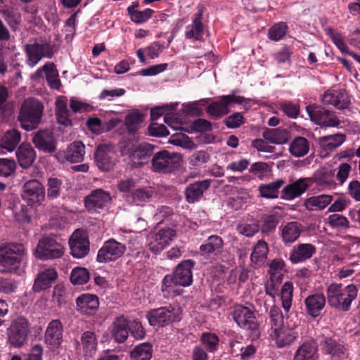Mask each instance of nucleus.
<instances>
[{"label": "nucleus", "instance_id": "58", "mask_svg": "<svg viewBox=\"0 0 360 360\" xmlns=\"http://www.w3.org/2000/svg\"><path fill=\"white\" fill-rule=\"evenodd\" d=\"M328 225L333 229H347L349 226V221L347 218L340 214H330L327 218Z\"/></svg>", "mask_w": 360, "mask_h": 360}, {"label": "nucleus", "instance_id": "30", "mask_svg": "<svg viewBox=\"0 0 360 360\" xmlns=\"http://www.w3.org/2000/svg\"><path fill=\"white\" fill-rule=\"evenodd\" d=\"M224 244L221 237L217 235H212L200 245L199 250L200 255L205 257L212 255H217L221 252Z\"/></svg>", "mask_w": 360, "mask_h": 360}, {"label": "nucleus", "instance_id": "54", "mask_svg": "<svg viewBox=\"0 0 360 360\" xmlns=\"http://www.w3.org/2000/svg\"><path fill=\"white\" fill-rule=\"evenodd\" d=\"M90 278L87 269L77 266L72 269L70 275V281L74 285H83L86 283Z\"/></svg>", "mask_w": 360, "mask_h": 360}, {"label": "nucleus", "instance_id": "31", "mask_svg": "<svg viewBox=\"0 0 360 360\" xmlns=\"http://www.w3.org/2000/svg\"><path fill=\"white\" fill-rule=\"evenodd\" d=\"M84 356L86 360L92 358L97 352L98 340L94 332L87 330L84 332L80 338Z\"/></svg>", "mask_w": 360, "mask_h": 360}, {"label": "nucleus", "instance_id": "64", "mask_svg": "<svg viewBox=\"0 0 360 360\" xmlns=\"http://www.w3.org/2000/svg\"><path fill=\"white\" fill-rule=\"evenodd\" d=\"M223 122L229 129L238 128L245 122L244 117L240 112L233 113L224 119Z\"/></svg>", "mask_w": 360, "mask_h": 360}, {"label": "nucleus", "instance_id": "44", "mask_svg": "<svg viewBox=\"0 0 360 360\" xmlns=\"http://www.w3.org/2000/svg\"><path fill=\"white\" fill-rule=\"evenodd\" d=\"M21 139L20 133L16 129L6 131L0 141V146L8 151H13Z\"/></svg>", "mask_w": 360, "mask_h": 360}, {"label": "nucleus", "instance_id": "46", "mask_svg": "<svg viewBox=\"0 0 360 360\" xmlns=\"http://www.w3.org/2000/svg\"><path fill=\"white\" fill-rule=\"evenodd\" d=\"M200 341L208 352L215 353L219 349L220 340L214 333L203 332L200 335Z\"/></svg>", "mask_w": 360, "mask_h": 360}, {"label": "nucleus", "instance_id": "42", "mask_svg": "<svg viewBox=\"0 0 360 360\" xmlns=\"http://www.w3.org/2000/svg\"><path fill=\"white\" fill-rule=\"evenodd\" d=\"M345 141V136L342 134L325 136L319 139L320 146L326 150L333 151Z\"/></svg>", "mask_w": 360, "mask_h": 360}, {"label": "nucleus", "instance_id": "32", "mask_svg": "<svg viewBox=\"0 0 360 360\" xmlns=\"http://www.w3.org/2000/svg\"><path fill=\"white\" fill-rule=\"evenodd\" d=\"M322 102L323 104L332 105L336 108L343 110L347 108L350 100L347 94L341 91H326L323 96Z\"/></svg>", "mask_w": 360, "mask_h": 360}, {"label": "nucleus", "instance_id": "29", "mask_svg": "<svg viewBox=\"0 0 360 360\" xmlns=\"http://www.w3.org/2000/svg\"><path fill=\"white\" fill-rule=\"evenodd\" d=\"M326 299L323 293H315L307 297L304 304L307 314L314 319L319 316L326 305Z\"/></svg>", "mask_w": 360, "mask_h": 360}, {"label": "nucleus", "instance_id": "1", "mask_svg": "<svg viewBox=\"0 0 360 360\" xmlns=\"http://www.w3.org/2000/svg\"><path fill=\"white\" fill-rule=\"evenodd\" d=\"M357 293L358 289L354 284L344 286L342 283H332L327 286L326 297L330 307L345 312L350 309Z\"/></svg>", "mask_w": 360, "mask_h": 360}, {"label": "nucleus", "instance_id": "59", "mask_svg": "<svg viewBox=\"0 0 360 360\" xmlns=\"http://www.w3.org/2000/svg\"><path fill=\"white\" fill-rule=\"evenodd\" d=\"M332 177L333 175L330 172H321L316 174L314 182L318 186L333 188L335 187L336 184Z\"/></svg>", "mask_w": 360, "mask_h": 360}, {"label": "nucleus", "instance_id": "9", "mask_svg": "<svg viewBox=\"0 0 360 360\" xmlns=\"http://www.w3.org/2000/svg\"><path fill=\"white\" fill-rule=\"evenodd\" d=\"M121 144L122 145V153L129 154L131 160L134 164L139 166L143 165L146 163L151 155H154L155 146L148 143H141L134 148H129V146H134L131 139L127 142L125 137L122 138Z\"/></svg>", "mask_w": 360, "mask_h": 360}, {"label": "nucleus", "instance_id": "38", "mask_svg": "<svg viewBox=\"0 0 360 360\" xmlns=\"http://www.w3.org/2000/svg\"><path fill=\"white\" fill-rule=\"evenodd\" d=\"M302 226L297 221L287 223L281 229V238L285 244H291L300 236Z\"/></svg>", "mask_w": 360, "mask_h": 360}, {"label": "nucleus", "instance_id": "13", "mask_svg": "<svg viewBox=\"0 0 360 360\" xmlns=\"http://www.w3.org/2000/svg\"><path fill=\"white\" fill-rule=\"evenodd\" d=\"M126 250L127 247L124 244L114 238H110L105 241L98 250L96 261L99 263L115 262L124 255Z\"/></svg>", "mask_w": 360, "mask_h": 360}, {"label": "nucleus", "instance_id": "45", "mask_svg": "<svg viewBox=\"0 0 360 360\" xmlns=\"http://www.w3.org/2000/svg\"><path fill=\"white\" fill-rule=\"evenodd\" d=\"M153 195V191L147 188H138L127 195V200L136 205H141L148 202Z\"/></svg>", "mask_w": 360, "mask_h": 360}, {"label": "nucleus", "instance_id": "56", "mask_svg": "<svg viewBox=\"0 0 360 360\" xmlns=\"http://www.w3.org/2000/svg\"><path fill=\"white\" fill-rule=\"evenodd\" d=\"M269 318L271 329L274 330V332H277L283 324V315L281 309L273 305L269 311Z\"/></svg>", "mask_w": 360, "mask_h": 360}, {"label": "nucleus", "instance_id": "57", "mask_svg": "<svg viewBox=\"0 0 360 360\" xmlns=\"http://www.w3.org/2000/svg\"><path fill=\"white\" fill-rule=\"evenodd\" d=\"M326 34L342 53L349 56V53L352 51L345 42L344 38L340 33L335 32L332 28H329L326 30Z\"/></svg>", "mask_w": 360, "mask_h": 360}, {"label": "nucleus", "instance_id": "33", "mask_svg": "<svg viewBox=\"0 0 360 360\" xmlns=\"http://www.w3.org/2000/svg\"><path fill=\"white\" fill-rule=\"evenodd\" d=\"M129 320L124 316H118L112 323V338L117 343L124 342L129 336Z\"/></svg>", "mask_w": 360, "mask_h": 360}, {"label": "nucleus", "instance_id": "35", "mask_svg": "<svg viewBox=\"0 0 360 360\" xmlns=\"http://www.w3.org/2000/svg\"><path fill=\"white\" fill-rule=\"evenodd\" d=\"M84 155L85 146L79 141L70 143L63 153L64 159L71 163L82 162Z\"/></svg>", "mask_w": 360, "mask_h": 360}, {"label": "nucleus", "instance_id": "34", "mask_svg": "<svg viewBox=\"0 0 360 360\" xmlns=\"http://www.w3.org/2000/svg\"><path fill=\"white\" fill-rule=\"evenodd\" d=\"M36 152L30 143H22L16 150V157L20 166L24 169L30 167L36 158Z\"/></svg>", "mask_w": 360, "mask_h": 360}, {"label": "nucleus", "instance_id": "12", "mask_svg": "<svg viewBox=\"0 0 360 360\" xmlns=\"http://www.w3.org/2000/svg\"><path fill=\"white\" fill-rule=\"evenodd\" d=\"M245 101L244 97L234 94L221 96L207 105L206 112L212 118L217 120L230 112L229 107L232 103L242 104Z\"/></svg>", "mask_w": 360, "mask_h": 360}, {"label": "nucleus", "instance_id": "39", "mask_svg": "<svg viewBox=\"0 0 360 360\" xmlns=\"http://www.w3.org/2000/svg\"><path fill=\"white\" fill-rule=\"evenodd\" d=\"M284 184L285 181L283 179H277L269 184H262L258 188L259 196L266 199H276L279 197V190Z\"/></svg>", "mask_w": 360, "mask_h": 360}, {"label": "nucleus", "instance_id": "51", "mask_svg": "<svg viewBox=\"0 0 360 360\" xmlns=\"http://www.w3.org/2000/svg\"><path fill=\"white\" fill-rule=\"evenodd\" d=\"M281 220V214L278 212H273L265 214L262 219V232L263 233H273Z\"/></svg>", "mask_w": 360, "mask_h": 360}, {"label": "nucleus", "instance_id": "43", "mask_svg": "<svg viewBox=\"0 0 360 360\" xmlns=\"http://www.w3.org/2000/svg\"><path fill=\"white\" fill-rule=\"evenodd\" d=\"M289 150L294 157H303L309 150V142L304 137L297 136L291 142Z\"/></svg>", "mask_w": 360, "mask_h": 360}, {"label": "nucleus", "instance_id": "52", "mask_svg": "<svg viewBox=\"0 0 360 360\" xmlns=\"http://www.w3.org/2000/svg\"><path fill=\"white\" fill-rule=\"evenodd\" d=\"M63 181L57 177H50L47 180V198L50 200L58 198L62 191Z\"/></svg>", "mask_w": 360, "mask_h": 360}, {"label": "nucleus", "instance_id": "48", "mask_svg": "<svg viewBox=\"0 0 360 360\" xmlns=\"http://www.w3.org/2000/svg\"><path fill=\"white\" fill-rule=\"evenodd\" d=\"M153 354V346L150 343L144 342L136 345L131 352L133 360H150Z\"/></svg>", "mask_w": 360, "mask_h": 360}, {"label": "nucleus", "instance_id": "10", "mask_svg": "<svg viewBox=\"0 0 360 360\" xmlns=\"http://www.w3.org/2000/svg\"><path fill=\"white\" fill-rule=\"evenodd\" d=\"M176 236L175 229L169 227L151 232L148 236V248L153 253L159 254L170 244Z\"/></svg>", "mask_w": 360, "mask_h": 360}, {"label": "nucleus", "instance_id": "5", "mask_svg": "<svg viewBox=\"0 0 360 360\" xmlns=\"http://www.w3.org/2000/svg\"><path fill=\"white\" fill-rule=\"evenodd\" d=\"M182 309L177 305L169 304L149 310L146 318L150 326L163 328L181 321Z\"/></svg>", "mask_w": 360, "mask_h": 360}, {"label": "nucleus", "instance_id": "50", "mask_svg": "<svg viewBox=\"0 0 360 360\" xmlns=\"http://www.w3.org/2000/svg\"><path fill=\"white\" fill-rule=\"evenodd\" d=\"M281 300L282 307L288 313L292 306V300L293 295V285L292 282L287 281L283 285L281 290Z\"/></svg>", "mask_w": 360, "mask_h": 360}, {"label": "nucleus", "instance_id": "3", "mask_svg": "<svg viewBox=\"0 0 360 360\" xmlns=\"http://www.w3.org/2000/svg\"><path fill=\"white\" fill-rule=\"evenodd\" d=\"M26 254L27 250L22 243H8L0 246V271L3 273L15 271Z\"/></svg>", "mask_w": 360, "mask_h": 360}, {"label": "nucleus", "instance_id": "21", "mask_svg": "<svg viewBox=\"0 0 360 360\" xmlns=\"http://www.w3.org/2000/svg\"><path fill=\"white\" fill-rule=\"evenodd\" d=\"M313 182V179L309 177H301L292 181L283 187L281 191V198L286 200H292L304 194Z\"/></svg>", "mask_w": 360, "mask_h": 360}, {"label": "nucleus", "instance_id": "20", "mask_svg": "<svg viewBox=\"0 0 360 360\" xmlns=\"http://www.w3.org/2000/svg\"><path fill=\"white\" fill-rule=\"evenodd\" d=\"M70 254L75 258H83L89 254V240L87 233L81 229L75 230L69 239Z\"/></svg>", "mask_w": 360, "mask_h": 360}, {"label": "nucleus", "instance_id": "49", "mask_svg": "<svg viewBox=\"0 0 360 360\" xmlns=\"http://www.w3.org/2000/svg\"><path fill=\"white\" fill-rule=\"evenodd\" d=\"M143 121V115L139 110H134L129 112L125 118V124L128 132L130 134L134 135Z\"/></svg>", "mask_w": 360, "mask_h": 360}, {"label": "nucleus", "instance_id": "40", "mask_svg": "<svg viewBox=\"0 0 360 360\" xmlns=\"http://www.w3.org/2000/svg\"><path fill=\"white\" fill-rule=\"evenodd\" d=\"M263 137L271 143L283 144L288 142L290 138V132L288 129L281 127L268 129L263 132Z\"/></svg>", "mask_w": 360, "mask_h": 360}, {"label": "nucleus", "instance_id": "8", "mask_svg": "<svg viewBox=\"0 0 360 360\" xmlns=\"http://www.w3.org/2000/svg\"><path fill=\"white\" fill-rule=\"evenodd\" d=\"M44 342L50 352L58 354L63 342V325L59 319L51 321L45 330Z\"/></svg>", "mask_w": 360, "mask_h": 360}, {"label": "nucleus", "instance_id": "60", "mask_svg": "<svg viewBox=\"0 0 360 360\" xmlns=\"http://www.w3.org/2000/svg\"><path fill=\"white\" fill-rule=\"evenodd\" d=\"M129 333L136 339L142 340L146 336V331L139 319L129 320Z\"/></svg>", "mask_w": 360, "mask_h": 360}, {"label": "nucleus", "instance_id": "22", "mask_svg": "<svg viewBox=\"0 0 360 360\" xmlns=\"http://www.w3.org/2000/svg\"><path fill=\"white\" fill-rule=\"evenodd\" d=\"M32 142L37 149L46 153H52L56 150V142L49 130H39L33 136Z\"/></svg>", "mask_w": 360, "mask_h": 360}, {"label": "nucleus", "instance_id": "4", "mask_svg": "<svg viewBox=\"0 0 360 360\" xmlns=\"http://www.w3.org/2000/svg\"><path fill=\"white\" fill-rule=\"evenodd\" d=\"M44 105L37 98H29L21 105L18 120L26 131L36 129L41 122Z\"/></svg>", "mask_w": 360, "mask_h": 360}, {"label": "nucleus", "instance_id": "7", "mask_svg": "<svg viewBox=\"0 0 360 360\" xmlns=\"http://www.w3.org/2000/svg\"><path fill=\"white\" fill-rule=\"evenodd\" d=\"M231 315L240 328L250 331L252 335L257 337L259 335V324L254 311L248 307L237 304L233 307Z\"/></svg>", "mask_w": 360, "mask_h": 360}, {"label": "nucleus", "instance_id": "28", "mask_svg": "<svg viewBox=\"0 0 360 360\" xmlns=\"http://www.w3.org/2000/svg\"><path fill=\"white\" fill-rule=\"evenodd\" d=\"M77 311L81 314H92L99 307L97 295L90 293H83L76 299Z\"/></svg>", "mask_w": 360, "mask_h": 360}, {"label": "nucleus", "instance_id": "25", "mask_svg": "<svg viewBox=\"0 0 360 360\" xmlns=\"http://www.w3.org/2000/svg\"><path fill=\"white\" fill-rule=\"evenodd\" d=\"M204 8H199L194 14L192 23L186 27L185 37L187 39H194L196 41H200L203 39L204 24L202 22Z\"/></svg>", "mask_w": 360, "mask_h": 360}, {"label": "nucleus", "instance_id": "15", "mask_svg": "<svg viewBox=\"0 0 360 360\" xmlns=\"http://www.w3.org/2000/svg\"><path fill=\"white\" fill-rule=\"evenodd\" d=\"M306 110L311 120L318 125L326 127L340 125V120L333 111L317 105H309Z\"/></svg>", "mask_w": 360, "mask_h": 360}, {"label": "nucleus", "instance_id": "24", "mask_svg": "<svg viewBox=\"0 0 360 360\" xmlns=\"http://www.w3.org/2000/svg\"><path fill=\"white\" fill-rule=\"evenodd\" d=\"M319 345L316 340L303 342L295 352L293 360H319Z\"/></svg>", "mask_w": 360, "mask_h": 360}, {"label": "nucleus", "instance_id": "11", "mask_svg": "<svg viewBox=\"0 0 360 360\" xmlns=\"http://www.w3.org/2000/svg\"><path fill=\"white\" fill-rule=\"evenodd\" d=\"M30 333V323L23 316L14 319L8 328L9 343L14 347H21L27 340Z\"/></svg>", "mask_w": 360, "mask_h": 360}, {"label": "nucleus", "instance_id": "18", "mask_svg": "<svg viewBox=\"0 0 360 360\" xmlns=\"http://www.w3.org/2000/svg\"><path fill=\"white\" fill-rule=\"evenodd\" d=\"M25 52L27 56V64L30 67H34L42 58H51L53 51L49 43L39 44L34 42L25 46Z\"/></svg>", "mask_w": 360, "mask_h": 360}, {"label": "nucleus", "instance_id": "53", "mask_svg": "<svg viewBox=\"0 0 360 360\" xmlns=\"http://www.w3.org/2000/svg\"><path fill=\"white\" fill-rule=\"evenodd\" d=\"M276 335V342L278 347L282 348L291 345L297 338L294 332L288 330L280 329L274 332Z\"/></svg>", "mask_w": 360, "mask_h": 360}, {"label": "nucleus", "instance_id": "37", "mask_svg": "<svg viewBox=\"0 0 360 360\" xmlns=\"http://www.w3.org/2000/svg\"><path fill=\"white\" fill-rule=\"evenodd\" d=\"M333 200L332 195L321 194L313 195L305 199L304 206L308 211L323 210L329 205Z\"/></svg>", "mask_w": 360, "mask_h": 360}, {"label": "nucleus", "instance_id": "6", "mask_svg": "<svg viewBox=\"0 0 360 360\" xmlns=\"http://www.w3.org/2000/svg\"><path fill=\"white\" fill-rule=\"evenodd\" d=\"M181 163V154L161 150L154 153L151 159V169L159 174H172L180 168Z\"/></svg>", "mask_w": 360, "mask_h": 360}, {"label": "nucleus", "instance_id": "27", "mask_svg": "<svg viewBox=\"0 0 360 360\" xmlns=\"http://www.w3.org/2000/svg\"><path fill=\"white\" fill-rule=\"evenodd\" d=\"M316 248L311 243H300L293 247L289 259L292 264L303 262L313 257Z\"/></svg>", "mask_w": 360, "mask_h": 360}, {"label": "nucleus", "instance_id": "19", "mask_svg": "<svg viewBox=\"0 0 360 360\" xmlns=\"http://www.w3.org/2000/svg\"><path fill=\"white\" fill-rule=\"evenodd\" d=\"M111 200L110 193L101 188H97L84 198V202L88 211L98 212L108 209L111 204Z\"/></svg>", "mask_w": 360, "mask_h": 360}, {"label": "nucleus", "instance_id": "63", "mask_svg": "<svg viewBox=\"0 0 360 360\" xmlns=\"http://www.w3.org/2000/svg\"><path fill=\"white\" fill-rule=\"evenodd\" d=\"M236 230L240 234L250 238L259 231V226L256 223H240L237 225Z\"/></svg>", "mask_w": 360, "mask_h": 360}, {"label": "nucleus", "instance_id": "41", "mask_svg": "<svg viewBox=\"0 0 360 360\" xmlns=\"http://www.w3.org/2000/svg\"><path fill=\"white\" fill-rule=\"evenodd\" d=\"M320 345L323 352L326 354L340 356L344 353V346L332 338H324L321 341Z\"/></svg>", "mask_w": 360, "mask_h": 360}, {"label": "nucleus", "instance_id": "47", "mask_svg": "<svg viewBox=\"0 0 360 360\" xmlns=\"http://www.w3.org/2000/svg\"><path fill=\"white\" fill-rule=\"evenodd\" d=\"M176 217L173 210L168 206H161L158 209L155 217L156 220H159L160 223H165L174 228L176 226L177 221L174 217Z\"/></svg>", "mask_w": 360, "mask_h": 360}, {"label": "nucleus", "instance_id": "2", "mask_svg": "<svg viewBox=\"0 0 360 360\" xmlns=\"http://www.w3.org/2000/svg\"><path fill=\"white\" fill-rule=\"evenodd\" d=\"M195 265V262L193 259H188L181 262L172 274L165 275L162 280V292H169L170 288L174 285L190 286L193 283V269Z\"/></svg>", "mask_w": 360, "mask_h": 360}, {"label": "nucleus", "instance_id": "62", "mask_svg": "<svg viewBox=\"0 0 360 360\" xmlns=\"http://www.w3.org/2000/svg\"><path fill=\"white\" fill-rule=\"evenodd\" d=\"M16 164L14 160L0 158V176H9L15 170Z\"/></svg>", "mask_w": 360, "mask_h": 360}, {"label": "nucleus", "instance_id": "16", "mask_svg": "<svg viewBox=\"0 0 360 360\" xmlns=\"http://www.w3.org/2000/svg\"><path fill=\"white\" fill-rule=\"evenodd\" d=\"M39 258L53 259L61 257L65 252L63 245L52 237H44L39 240L37 249Z\"/></svg>", "mask_w": 360, "mask_h": 360}, {"label": "nucleus", "instance_id": "55", "mask_svg": "<svg viewBox=\"0 0 360 360\" xmlns=\"http://www.w3.org/2000/svg\"><path fill=\"white\" fill-rule=\"evenodd\" d=\"M288 27L284 22L276 23L269 30L268 37L270 40L278 41L281 40L288 32Z\"/></svg>", "mask_w": 360, "mask_h": 360}, {"label": "nucleus", "instance_id": "26", "mask_svg": "<svg viewBox=\"0 0 360 360\" xmlns=\"http://www.w3.org/2000/svg\"><path fill=\"white\" fill-rule=\"evenodd\" d=\"M58 278V273L56 269L48 268L39 272L34 279L32 290L34 292H39L52 286V284Z\"/></svg>", "mask_w": 360, "mask_h": 360}, {"label": "nucleus", "instance_id": "36", "mask_svg": "<svg viewBox=\"0 0 360 360\" xmlns=\"http://www.w3.org/2000/svg\"><path fill=\"white\" fill-rule=\"evenodd\" d=\"M269 253V247L264 240H259L255 245L250 255L252 266L255 268L261 267L266 259Z\"/></svg>", "mask_w": 360, "mask_h": 360}, {"label": "nucleus", "instance_id": "17", "mask_svg": "<svg viewBox=\"0 0 360 360\" xmlns=\"http://www.w3.org/2000/svg\"><path fill=\"white\" fill-rule=\"evenodd\" d=\"M22 198L30 206H38L45 199V189L42 184L37 179H31L22 186Z\"/></svg>", "mask_w": 360, "mask_h": 360}, {"label": "nucleus", "instance_id": "61", "mask_svg": "<svg viewBox=\"0 0 360 360\" xmlns=\"http://www.w3.org/2000/svg\"><path fill=\"white\" fill-rule=\"evenodd\" d=\"M154 13V11L150 8H146L140 11H136L129 15L130 20L136 24H142L147 22Z\"/></svg>", "mask_w": 360, "mask_h": 360}, {"label": "nucleus", "instance_id": "23", "mask_svg": "<svg viewBox=\"0 0 360 360\" xmlns=\"http://www.w3.org/2000/svg\"><path fill=\"white\" fill-rule=\"evenodd\" d=\"M211 179L196 181L189 184L184 191L186 200L188 203H194L200 200L204 193L211 186Z\"/></svg>", "mask_w": 360, "mask_h": 360}, {"label": "nucleus", "instance_id": "14", "mask_svg": "<svg viewBox=\"0 0 360 360\" xmlns=\"http://www.w3.org/2000/svg\"><path fill=\"white\" fill-rule=\"evenodd\" d=\"M94 162L102 172H110L116 164V151L112 144H100L94 152Z\"/></svg>", "mask_w": 360, "mask_h": 360}]
</instances>
